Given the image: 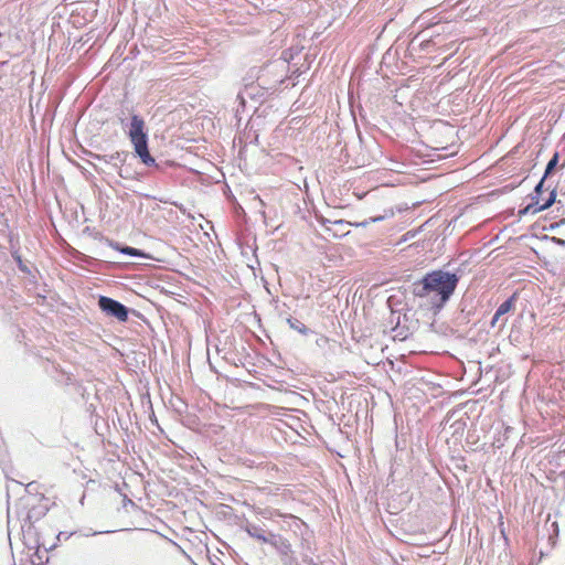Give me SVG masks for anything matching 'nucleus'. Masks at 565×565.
Masks as SVG:
<instances>
[{"label": "nucleus", "mask_w": 565, "mask_h": 565, "mask_svg": "<svg viewBox=\"0 0 565 565\" xmlns=\"http://www.w3.org/2000/svg\"><path fill=\"white\" fill-rule=\"evenodd\" d=\"M456 273L443 269L431 270L412 285V292L417 298H427L428 305L435 313L439 312L450 300L458 284Z\"/></svg>", "instance_id": "1"}, {"label": "nucleus", "mask_w": 565, "mask_h": 565, "mask_svg": "<svg viewBox=\"0 0 565 565\" xmlns=\"http://www.w3.org/2000/svg\"><path fill=\"white\" fill-rule=\"evenodd\" d=\"M128 136L134 146L135 153L140 161L147 167H154L158 169L159 164L149 152L145 120L137 114L131 116Z\"/></svg>", "instance_id": "2"}, {"label": "nucleus", "mask_w": 565, "mask_h": 565, "mask_svg": "<svg viewBox=\"0 0 565 565\" xmlns=\"http://www.w3.org/2000/svg\"><path fill=\"white\" fill-rule=\"evenodd\" d=\"M543 178L535 185L533 193L531 194V203L519 210V216L522 217L526 214H536L541 211L547 210L553 205L556 200V188L552 184H547V190L551 189L548 198L541 203V195L543 193L544 183Z\"/></svg>", "instance_id": "3"}, {"label": "nucleus", "mask_w": 565, "mask_h": 565, "mask_svg": "<svg viewBox=\"0 0 565 565\" xmlns=\"http://www.w3.org/2000/svg\"><path fill=\"white\" fill-rule=\"evenodd\" d=\"M98 308L107 317L115 318L119 322H126L129 319L130 308L110 297L99 296Z\"/></svg>", "instance_id": "4"}, {"label": "nucleus", "mask_w": 565, "mask_h": 565, "mask_svg": "<svg viewBox=\"0 0 565 565\" xmlns=\"http://www.w3.org/2000/svg\"><path fill=\"white\" fill-rule=\"evenodd\" d=\"M289 518L294 521V527H295V531H300V535H301V550L302 552H309V553H312L313 552V548L311 546V543H310V531L308 529V525L302 521L300 520L299 518L295 516V515H289Z\"/></svg>", "instance_id": "5"}, {"label": "nucleus", "mask_w": 565, "mask_h": 565, "mask_svg": "<svg viewBox=\"0 0 565 565\" xmlns=\"http://www.w3.org/2000/svg\"><path fill=\"white\" fill-rule=\"evenodd\" d=\"M269 544L274 546L276 551L284 557H287L292 553L291 544L280 534H271Z\"/></svg>", "instance_id": "6"}, {"label": "nucleus", "mask_w": 565, "mask_h": 565, "mask_svg": "<svg viewBox=\"0 0 565 565\" xmlns=\"http://www.w3.org/2000/svg\"><path fill=\"white\" fill-rule=\"evenodd\" d=\"M245 531L250 537L256 539V540L260 541L262 543H267V544L270 543L271 534H274L273 532H269L268 534H266L265 530H263L260 526H258L256 524H252V523H248L245 526Z\"/></svg>", "instance_id": "7"}, {"label": "nucleus", "mask_w": 565, "mask_h": 565, "mask_svg": "<svg viewBox=\"0 0 565 565\" xmlns=\"http://www.w3.org/2000/svg\"><path fill=\"white\" fill-rule=\"evenodd\" d=\"M109 245L114 249L119 250L124 255L131 256V257L152 259V257L149 256L147 253H145L142 249L135 248L131 246H121L119 243L113 242V241L109 243Z\"/></svg>", "instance_id": "8"}, {"label": "nucleus", "mask_w": 565, "mask_h": 565, "mask_svg": "<svg viewBox=\"0 0 565 565\" xmlns=\"http://www.w3.org/2000/svg\"><path fill=\"white\" fill-rule=\"evenodd\" d=\"M256 89H257V87L254 85L245 86V88L237 94L236 99L239 102V105L243 108L245 107L247 98H254L256 96V94H255Z\"/></svg>", "instance_id": "9"}, {"label": "nucleus", "mask_w": 565, "mask_h": 565, "mask_svg": "<svg viewBox=\"0 0 565 565\" xmlns=\"http://www.w3.org/2000/svg\"><path fill=\"white\" fill-rule=\"evenodd\" d=\"M126 157H127V153L126 152H115L110 156H100V154H96V158L98 160H103L105 162H114L115 164H117V162H125L126 160Z\"/></svg>", "instance_id": "10"}, {"label": "nucleus", "mask_w": 565, "mask_h": 565, "mask_svg": "<svg viewBox=\"0 0 565 565\" xmlns=\"http://www.w3.org/2000/svg\"><path fill=\"white\" fill-rule=\"evenodd\" d=\"M558 161H559V153L555 152L545 167V171L542 177L543 181H546L548 179V177L554 172L555 168L558 164Z\"/></svg>", "instance_id": "11"}, {"label": "nucleus", "mask_w": 565, "mask_h": 565, "mask_svg": "<svg viewBox=\"0 0 565 565\" xmlns=\"http://www.w3.org/2000/svg\"><path fill=\"white\" fill-rule=\"evenodd\" d=\"M287 322L291 329L298 331L303 335H307L310 332V330L300 320L296 318H288Z\"/></svg>", "instance_id": "12"}, {"label": "nucleus", "mask_w": 565, "mask_h": 565, "mask_svg": "<svg viewBox=\"0 0 565 565\" xmlns=\"http://www.w3.org/2000/svg\"><path fill=\"white\" fill-rule=\"evenodd\" d=\"M515 299H516V295L513 294L511 297H509L507 300H504L498 308L497 310L502 313V316H504L505 313H508L509 311L512 310V308L514 307V302H515Z\"/></svg>", "instance_id": "13"}, {"label": "nucleus", "mask_w": 565, "mask_h": 565, "mask_svg": "<svg viewBox=\"0 0 565 565\" xmlns=\"http://www.w3.org/2000/svg\"><path fill=\"white\" fill-rule=\"evenodd\" d=\"M470 316H471V311L470 310L469 311H465V309H462L457 315V317L455 318L454 322H455V324L458 328L465 327V326H467L470 322Z\"/></svg>", "instance_id": "14"}, {"label": "nucleus", "mask_w": 565, "mask_h": 565, "mask_svg": "<svg viewBox=\"0 0 565 565\" xmlns=\"http://www.w3.org/2000/svg\"><path fill=\"white\" fill-rule=\"evenodd\" d=\"M327 223H330V224H333V225H338V226H345V225H348V224H349V222H347V221H344V220H335V221H333V222H332V221H330V220H328V218H322V220H321V224H322L323 226H326V225H327Z\"/></svg>", "instance_id": "15"}, {"label": "nucleus", "mask_w": 565, "mask_h": 565, "mask_svg": "<svg viewBox=\"0 0 565 565\" xmlns=\"http://www.w3.org/2000/svg\"><path fill=\"white\" fill-rule=\"evenodd\" d=\"M311 553L309 552H302L301 553V556H302V562L308 564V565H317V563L315 562V559L310 556Z\"/></svg>", "instance_id": "16"}, {"label": "nucleus", "mask_w": 565, "mask_h": 565, "mask_svg": "<svg viewBox=\"0 0 565 565\" xmlns=\"http://www.w3.org/2000/svg\"><path fill=\"white\" fill-rule=\"evenodd\" d=\"M76 534V532H64V531H61L58 534H57V540L58 541H62V540H68L72 535Z\"/></svg>", "instance_id": "17"}, {"label": "nucleus", "mask_w": 565, "mask_h": 565, "mask_svg": "<svg viewBox=\"0 0 565 565\" xmlns=\"http://www.w3.org/2000/svg\"><path fill=\"white\" fill-rule=\"evenodd\" d=\"M284 564L285 565H298L296 558L294 557H289L287 556L285 559H284Z\"/></svg>", "instance_id": "18"}, {"label": "nucleus", "mask_w": 565, "mask_h": 565, "mask_svg": "<svg viewBox=\"0 0 565 565\" xmlns=\"http://www.w3.org/2000/svg\"><path fill=\"white\" fill-rule=\"evenodd\" d=\"M110 532L111 531H95V532L85 533L84 536H94V535H97V534L110 533Z\"/></svg>", "instance_id": "19"}, {"label": "nucleus", "mask_w": 565, "mask_h": 565, "mask_svg": "<svg viewBox=\"0 0 565 565\" xmlns=\"http://www.w3.org/2000/svg\"><path fill=\"white\" fill-rule=\"evenodd\" d=\"M430 43H434V44L436 43L434 40V35H431L428 41L423 42V44H422L423 49H428Z\"/></svg>", "instance_id": "20"}, {"label": "nucleus", "mask_w": 565, "mask_h": 565, "mask_svg": "<svg viewBox=\"0 0 565 565\" xmlns=\"http://www.w3.org/2000/svg\"><path fill=\"white\" fill-rule=\"evenodd\" d=\"M370 223H372V222H371V218H369V220H366V221H363V222H361V223H356V226H363V227H365V226H366L367 224H370Z\"/></svg>", "instance_id": "21"}, {"label": "nucleus", "mask_w": 565, "mask_h": 565, "mask_svg": "<svg viewBox=\"0 0 565 565\" xmlns=\"http://www.w3.org/2000/svg\"><path fill=\"white\" fill-rule=\"evenodd\" d=\"M554 241H555L558 245H561V246H565V241H564V239H562V238H554Z\"/></svg>", "instance_id": "22"}, {"label": "nucleus", "mask_w": 565, "mask_h": 565, "mask_svg": "<svg viewBox=\"0 0 565 565\" xmlns=\"http://www.w3.org/2000/svg\"><path fill=\"white\" fill-rule=\"evenodd\" d=\"M499 322V319L492 317L491 321H490V326L491 327H494L497 323Z\"/></svg>", "instance_id": "23"}, {"label": "nucleus", "mask_w": 565, "mask_h": 565, "mask_svg": "<svg viewBox=\"0 0 565 565\" xmlns=\"http://www.w3.org/2000/svg\"><path fill=\"white\" fill-rule=\"evenodd\" d=\"M383 218H384L383 216L371 217V222L375 223V222L382 221Z\"/></svg>", "instance_id": "24"}, {"label": "nucleus", "mask_w": 565, "mask_h": 565, "mask_svg": "<svg viewBox=\"0 0 565 565\" xmlns=\"http://www.w3.org/2000/svg\"><path fill=\"white\" fill-rule=\"evenodd\" d=\"M493 317L500 320V318L502 317V313H500L498 310H495Z\"/></svg>", "instance_id": "25"}, {"label": "nucleus", "mask_w": 565, "mask_h": 565, "mask_svg": "<svg viewBox=\"0 0 565 565\" xmlns=\"http://www.w3.org/2000/svg\"><path fill=\"white\" fill-rule=\"evenodd\" d=\"M26 520H28L30 523L32 522V521H31V520H32V514H31V512H28V514H26Z\"/></svg>", "instance_id": "26"}, {"label": "nucleus", "mask_w": 565, "mask_h": 565, "mask_svg": "<svg viewBox=\"0 0 565 565\" xmlns=\"http://www.w3.org/2000/svg\"><path fill=\"white\" fill-rule=\"evenodd\" d=\"M125 503H130V504H132L134 502H132L130 499L125 498Z\"/></svg>", "instance_id": "27"}, {"label": "nucleus", "mask_w": 565, "mask_h": 565, "mask_svg": "<svg viewBox=\"0 0 565 565\" xmlns=\"http://www.w3.org/2000/svg\"><path fill=\"white\" fill-rule=\"evenodd\" d=\"M125 503H130V504H132L134 502H132L130 499L125 498Z\"/></svg>", "instance_id": "28"}, {"label": "nucleus", "mask_w": 565, "mask_h": 565, "mask_svg": "<svg viewBox=\"0 0 565 565\" xmlns=\"http://www.w3.org/2000/svg\"><path fill=\"white\" fill-rule=\"evenodd\" d=\"M505 322H507V320H503V321H502V323H501V326H500V329H502V328L505 326Z\"/></svg>", "instance_id": "29"}]
</instances>
